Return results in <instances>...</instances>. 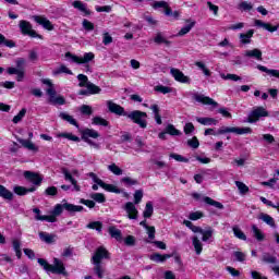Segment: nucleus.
<instances>
[{
  "instance_id": "nucleus-1",
  "label": "nucleus",
  "mask_w": 279,
  "mask_h": 279,
  "mask_svg": "<svg viewBox=\"0 0 279 279\" xmlns=\"http://www.w3.org/2000/svg\"><path fill=\"white\" fill-rule=\"evenodd\" d=\"M104 258L110 259V252H108L106 247L99 246L92 257V263L94 265V274H96L98 278H104L105 269L101 266V260H104Z\"/></svg>"
},
{
  "instance_id": "nucleus-2",
  "label": "nucleus",
  "mask_w": 279,
  "mask_h": 279,
  "mask_svg": "<svg viewBox=\"0 0 279 279\" xmlns=\"http://www.w3.org/2000/svg\"><path fill=\"white\" fill-rule=\"evenodd\" d=\"M37 263L45 269L47 274H57V275H62L66 276V268L64 267V263L62 260L54 258L53 265H50L47 259L44 258H38Z\"/></svg>"
},
{
  "instance_id": "nucleus-3",
  "label": "nucleus",
  "mask_w": 279,
  "mask_h": 279,
  "mask_svg": "<svg viewBox=\"0 0 279 279\" xmlns=\"http://www.w3.org/2000/svg\"><path fill=\"white\" fill-rule=\"evenodd\" d=\"M41 82L48 86L46 89V95H48L49 102L52 104V106H64V104H66V99H64L63 96H58V93L56 92V85L51 83V80L44 78Z\"/></svg>"
},
{
  "instance_id": "nucleus-4",
  "label": "nucleus",
  "mask_w": 279,
  "mask_h": 279,
  "mask_svg": "<svg viewBox=\"0 0 279 279\" xmlns=\"http://www.w3.org/2000/svg\"><path fill=\"white\" fill-rule=\"evenodd\" d=\"M66 210L68 213H82L84 210V206L81 205H73L71 203H66V201H62V204H57L52 210V217L56 219V217H59V215H62V211Z\"/></svg>"
},
{
  "instance_id": "nucleus-5",
  "label": "nucleus",
  "mask_w": 279,
  "mask_h": 279,
  "mask_svg": "<svg viewBox=\"0 0 279 279\" xmlns=\"http://www.w3.org/2000/svg\"><path fill=\"white\" fill-rule=\"evenodd\" d=\"M126 118L133 121L136 125L145 130L147 128V112L134 110L126 113Z\"/></svg>"
},
{
  "instance_id": "nucleus-6",
  "label": "nucleus",
  "mask_w": 279,
  "mask_h": 279,
  "mask_svg": "<svg viewBox=\"0 0 279 279\" xmlns=\"http://www.w3.org/2000/svg\"><path fill=\"white\" fill-rule=\"evenodd\" d=\"M265 117H269V111H267V109H265V107H255L248 113V117L246 119V123H256Z\"/></svg>"
},
{
  "instance_id": "nucleus-7",
  "label": "nucleus",
  "mask_w": 279,
  "mask_h": 279,
  "mask_svg": "<svg viewBox=\"0 0 279 279\" xmlns=\"http://www.w3.org/2000/svg\"><path fill=\"white\" fill-rule=\"evenodd\" d=\"M81 134H82V141H84V143H87V145H90V147H94L95 149L100 148L98 143H95L90 140V138H99V132H97L94 129H85L81 132Z\"/></svg>"
},
{
  "instance_id": "nucleus-8",
  "label": "nucleus",
  "mask_w": 279,
  "mask_h": 279,
  "mask_svg": "<svg viewBox=\"0 0 279 279\" xmlns=\"http://www.w3.org/2000/svg\"><path fill=\"white\" fill-rule=\"evenodd\" d=\"M19 27H20V32H21V34H23V36H29L31 38H39L40 40H43L41 35H39L38 33H36L34 31L32 23H29L25 20H22L19 22Z\"/></svg>"
},
{
  "instance_id": "nucleus-9",
  "label": "nucleus",
  "mask_w": 279,
  "mask_h": 279,
  "mask_svg": "<svg viewBox=\"0 0 279 279\" xmlns=\"http://www.w3.org/2000/svg\"><path fill=\"white\" fill-rule=\"evenodd\" d=\"M65 58H70V60H72V62H75V64H88L89 62H93L95 60V53L85 52L83 57H77L75 54H72L71 52H66Z\"/></svg>"
},
{
  "instance_id": "nucleus-10",
  "label": "nucleus",
  "mask_w": 279,
  "mask_h": 279,
  "mask_svg": "<svg viewBox=\"0 0 279 279\" xmlns=\"http://www.w3.org/2000/svg\"><path fill=\"white\" fill-rule=\"evenodd\" d=\"M77 80L80 82V88H87L89 93H101V88H99V86L88 82V76L84 74H78Z\"/></svg>"
},
{
  "instance_id": "nucleus-11",
  "label": "nucleus",
  "mask_w": 279,
  "mask_h": 279,
  "mask_svg": "<svg viewBox=\"0 0 279 279\" xmlns=\"http://www.w3.org/2000/svg\"><path fill=\"white\" fill-rule=\"evenodd\" d=\"M217 134H238V135L252 134V129L247 126L246 128L222 126L221 129L218 130Z\"/></svg>"
},
{
  "instance_id": "nucleus-12",
  "label": "nucleus",
  "mask_w": 279,
  "mask_h": 279,
  "mask_svg": "<svg viewBox=\"0 0 279 279\" xmlns=\"http://www.w3.org/2000/svg\"><path fill=\"white\" fill-rule=\"evenodd\" d=\"M192 99L198 104H203V106H211V108L219 107V102L215 101V99L208 96H205L204 94H193Z\"/></svg>"
},
{
  "instance_id": "nucleus-13",
  "label": "nucleus",
  "mask_w": 279,
  "mask_h": 279,
  "mask_svg": "<svg viewBox=\"0 0 279 279\" xmlns=\"http://www.w3.org/2000/svg\"><path fill=\"white\" fill-rule=\"evenodd\" d=\"M170 74L175 80V82H180L181 84H191V77L184 75V72L179 69L171 68Z\"/></svg>"
},
{
  "instance_id": "nucleus-14",
  "label": "nucleus",
  "mask_w": 279,
  "mask_h": 279,
  "mask_svg": "<svg viewBox=\"0 0 279 279\" xmlns=\"http://www.w3.org/2000/svg\"><path fill=\"white\" fill-rule=\"evenodd\" d=\"M123 209L126 213L128 219H134V220L138 219V209L136 208V204L132 202H128L123 206Z\"/></svg>"
},
{
  "instance_id": "nucleus-15",
  "label": "nucleus",
  "mask_w": 279,
  "mask_h": 279,
  "mask_svg": "<svg viewBox=\"0 0 279 279\" xmlns=\"http://www.w3.org/2000/svg\"><path fill=\"white\" fill-rule=\"evenodd\" d=\"M107 106H108L109 112H112L113 114H118L119 117H128V112H125V109L120 105H117L111 100H108Z\"/></svg>"
},
{
  "instance_id": "nucleus-16",
  "label": "nucleus",
  "mask_w": 279,
  "mask_h": 279,
  "mask_svg": "<svg viewBox=\"0 0 279 279\" xmlns=\"http://www.w3.org/2000/svg\"><path fill=\"white\" fill-rule=\"evenodd\" d=\"M33 19L35 23H37L38 25H41L44 29H48V32H52L53 24H51V21H49L47 17L40 16V15H34Z\"/></svg>"
},
{
  "instance_id": "nucleus-17",
  "label": "nucleus",
  "mask_w": 279,
  "mask_h": 279,
  "mask_svg": "<svg viewBox=\"0 0 279 279\" xmlns=\"http://www.w3.org/2000/svg\"><path fill=\"white\" fill-rule=\"evenodd\" d=\"M24 178L26 180H29V182H32L36 186H40V184L43 183V177H40L38 173L32 172V171H25Z\"/></svg>"
},
{
  "instance_id": "nucleus-18",
  "label": "nucleus",
  "mask_w": 279,
  "mask_h": 279,
  "mask_svg": "<svg viewBox=\"0 0 279 279\" xmlns=\"http://www.w3.org/2000/svg\"><path fill=\"white\" fill-rule=\"evenodd\" d=\"M243 56L244 58H253V60H257L258 62H262L263 60V51L257 48H254L252 50H245Z\"/></svg>"
},
{
  "instance_id": "nucleus-19",
  "label": "nucleus",
  "mask_w": 279,
  "mask_h": 279,
  "mask_svg": "<svg viewBox=\"0 0 279 279\" xmlns=\"http://www.w3.org/2000/svg\"><path fill=\"white\" fill-rule=\"evenodd\" d=\"M33 213L36 215V221H48V223H56L58 219L53 216H43L40 215V210L38 208H34Z\"/></svg>"
},
{
  "instance_id": "nucleus-20",
  "label": "nucleus",
  "mask_w": 279,
  "mask_h": 279,
  "mask_svg": "<svg viewBox=\"0 0 279 279\" xmlns=\"http://www.w3.org/2000/svg\"><path fill=\"white\" fill-rule=\"evenodd\" d=\"M252 38H254V29H248L246 33H241L239 35L241 45H251Z\"/></svg>"
},
{
  "instance_id": "nucleus-21",
  "label": "nucleus",
  "mask_w": 279,
  "mask_h": 279,
  "mask_svg": "<svg viewBox=\"0 0 279 279\" xmlns=\"http://www.w3.org/2000/svg\"><path fill=\"white\" fill-rule=\"evenodd\" d=\"M17 143H21L22 147H24V149H28V151L36 153L39 149L31 140L17 138Z\"/></svg>"
},
{
  "instance_id": "nucleus-22",
  "label": "nucleus",
  "mask_w": 279,
  "mask_h": 279,
  "mask_svg": "<svg viewBox=\"0 0 279 279\" xmlns=\"http://www.w3.org/2000/svg\"><path fill=\"white\" fill-rule=\"evenodd\" d=\"M72 5H73V8H75V10L83 12V14H85L86 16H90V10H88V7L86 5V3H84L80 0H75L72 3Z\"/></svg>"
},
{
  "instance_id": "nucleus-23",
  "label": "nucleus",
  "mask_w": 279,
  "mask_h": 279,
  "mask_svg": "<svg viewBox=\"0 0 279 279\" xmlns=\"http://www.w3.org/2000/svg\"><path fill=\"white\" fill-rule=\"evenodd\" d=\"M169 258H171V254L154 253L149 255V260H153V263H165Z\"/></svg>"
},
{
  "instance_id": "nucleus-24",
  "label": "nucleus",
  "mask_w": 279,
  "mask_h": 279,
  "mask_svg": "<svg viewBox=\"0 0 279 279\" xmlns=\"http://www.w3.org/2000/svg\"><path fill=\"white\" fill-rule=\"evenodd\" d=\"M255 27H262L266 32H278V26H271L269 23H265L260 20H255Z\"/></svg>"
},
{
  "instance_id": "nucleus-25",
  "label": "nucleus",
  "mask_w": 279,
  "mask_h": 279,
  "mask_svg": "<svg viewBox=\"0 0 279 279\" xmlns=\"http://www.w3.org/2000/svg\"><path fill=\"white\" fill-rule=\"evenodd\" d=\"M0 197H2V199H7L8 202H12V199H14V193L8 190V187L4 185H0Z\"/></svg>"
},
{
  "instance_id": "nucleus-26",
  "label": "nucleus",
  "mask_w": 279,
  "mask_h": 279,
  "mask_svg": "<svg viewBox=\"0 0 279 279\" xmlns=\"http://www.w3.org/2000/svg\"><path fill=\"white\" fill-rule=\"evenodd\" d=\"M34 191H36V187H31V189H26L25 186H21V185H15L13 187V192L15 193V195H27V193H34Z\"/></svg>"
},
{
  "instance_id": "nucleus-27",
  "label": "nucleus",
  "mask_w": 279,
  "mask_h": 279,
  "mask_svg": "<svg viewBox=\"0 0 279 279\" xmlns=\"http://www.w3.org/2000/svg\"><path fill=\"white\" fill-rule=\"evenodd\" d=\"M39 239L50 245L51 243H56V234L47 233V232H39Z\"/></svg>"
},
{
  "instance_id": "nucleus-28",
  "label": "nucleus",
  "mask_w": 279,
  "mask_h": 279,
  "mask_svg": "<svg viewBox=\"0 0 279 279\" xmlns=\"http://www.w3.org/2000/svg\"><path fill=\"white\" fill-rule=\"evenodd\" d=\"M108 232L111 239H116V241H123V234L121 233V230L117 229V227H109Z\"/></svg>"
},
{
  "instance_id": "nucleus-29",
  "label": "nucleus",
  "mask_w": 279,
  "mask_h": 279,
  "mask_svg": "<svg viewBox=\"0 0 279 279\" xmlns=\"http://www.w3.org/2000/svg\"><path fill=\"white\" fill-rule=\"evenodd\" d=\"M149 108L154 113V119L157 125H162V117H160V107H158V105H151Z\"/></svg>"
},
{
  "instance_id": "nucleus-30",
  "label": "nucleus",
  "mask_w": 279,
  "mask_h": 279,
  "mask_svg": "<svg viewBox=\"0 0 279 279\" xmlns=\"http://www.w3.org/2000/svg\"><path fill=\"white\" fill-rule=\"evenodd\" d=\"M257 69H258V71H262V73H267V75H269L270 77L279 78V70H271V69H268L267 66L260 65V64L257 65Z\"/></svg>"
},
{
  "instance_id": "nucleus-31",
  "label": "nucleus",
  "mask_w": 279,
  "mask_h": 279,
  "mask_svg": "<svg viewBox=\"0 0 279 279\" xmlns=\"http://www.w3.org/2000/svg\"><path fill=\"white\" fill-rule=\"evenodd\" d=\"M258 219H260L262 221H264V223H266L267 226H269L270 228H276V220H274V217L269 216L268 214H260L258 216Z\"/></svg>"
},
{
  "instance_id": "nucleus-32",
  "label": "nucleus",
  "mask_w": 279,
  "mask_h": 279,
  "mask_svg": "<svg viewBox=\"0 0 279 279\" xmlns=\"http://www.w3.org/2000/svg\"><path fill=\"white\" fill-rule=\"evenodd\" d=\"M252 232H253V236L254 239H256V241H265V234L263 232V230H260L258 227H256V225H252Z\"/></svg>"
},
{
  "instance_id": "nucleus-33",
  "label": "nucleus",
  "mask_w": 279,
  "mask_h": 279,
  "mask_svg": "<svg viewBox=\"0 0 279 279\" xmlns=\"http://www.w3.org/2000/svg\"><path fill=\"white\" fill-rule=\"evenodd\" d=\"M60 119H62L63 121H66L68 123H70V125H74V128H80V124H77V121L72 118V116H70L66 112H61L59 114Z\"/></svg>"
},
{
  "instance_id": "nucleus-34",
  "label": "nucleus",
  "mask_w": 279,
  "mask_h": 279,
  "mask_svg": "<svg viewBox=\"0 0 279 279\" xmlns=\"http://www.w3.org/2000/svg\"><path fill=\"white\" fill-rule=\"evenodd\" d=\"M192 245L195 250V253L199 256V254H202V251L204 250V244H202V241L199 240V238L194 236L192 239Z\"/></svg>"
},
{
  "instance_id": "nucleus-35",
  "label": "nucleus",
  "mask_w": 279,
  "mask_h": 279,
  "mask_svg": "<svg viewBox=\"0 0 279 279\" xmlns=\"http://www.w3.org/2000/svg\"><path fill=\"white\" fill-rule=\"evenodd\" d=\"M203 202H205V204H208V206H214V208H218V210H223V204H221L220 202H217L208 196H205L203 198Z\"/></svg>"
},
{
  "instance_id": "nucleus-36",
  "label": "nucleus",
  "mask_w": 279,
  "mask_h": 279,
  "mask_svg": "<svg viewBox=\"0 0 279 279\" xmlns=\"http://www.w3.org/2000/svg\"><path fill=\"white\" fill-rule=\"evenodd\" d=\"M197 123L201 125H217L219 121L215 118H196Z\"/></svg>"
},
{
  "instance_id": "nucleus-37",
  "label": "nucleus",
  "mask_w": 279,
  "mask_h": 279,
  "mask_svg": "<svg viewBox=\"0 0 279 279\" xmlns=\"http://www.w3.org/2000/svg\"><path fill=\"white\" fill-rule=\"evenodd\" d=\"M214 233H215V230H213V228H208L207 230H202L201 231L202 241L204 243H208V241H210V239H213Z\"/></svg>"
},
{
  "instance_id": "nucleus-38",
  "label": "nucleus",
  "mask_w": 279,
  "mask_h": 279,
  "mask_svg": "<svg viewBox=\"0 0 279 279\" xmlns=\"http://www.w3.org/2000/svg\"><path fill=\"white\" fill-rule=\"evenodd\" d=\"M151 215H154V204L151 202H147L143 211V217L144 219H149L151 218Z\"/></svg>"
},
{
  "instance_id": "nucleus-39",
  "label": "nucleus",
  "mask_w": 279,
  "mask_h": 279,
  "mask_svg": "<svg viewBox=\"0 0 279 279\" xmlns=\"http://www.w3.org/2000/svg\"><path fill=\"white\" fill-rule=\"evenodd\" d=\"M166 133H168L170 136H181L182 132L178 129H175V125L173 124H168L166 126Z\"/></svg>"
},
{
  "instance_id": "nucleus-40",
  "label": "nucleus",
  "mask_w": 279,
  "mask_h": 279,
  "mask_svg": "<svg viewBox=\"0 0 279 279\" xmlns=\"http://www.w3.org/2000/svg\"><path fill=\"white\" fill-rule=\"evenodd\" d=\"M156 93H161V95H169V93H173V88L165 85L155 86Z\"/></svg>"
},
{
  "instance_id": "nucleus-41",
  "label": "nucleus",
  "mask_w": 279,
  "mask_h": 279,
  "mask_svg": "<svg viewBox=\"0 0 279 279\" xmlns=\"http://www.w3.org/2000/svg\"><path fill=\"white\" fill-rule=\"evenodd\" d=\"M233 234L234 236H236V239H240L241 241H247V236L245 235V233L241 230V228H239L238 226H234L232 228Z\"/></svg>"
},
{
  "instance_id": "nucleus-42",
  "label": "nucleus",
  "mask_w": 279,
  "mask_h": 279,
  "mask_svg": "<svg viewBox=\"0 0 279 279\" xmlns=\"http://www.w3.org/2000/svg\"><path fill=\"white\" fill-rule=\"evenodd\" d=\"M86 228H88L89 230H96V232H101L102 228H104V223H101V221H93L89 222Z\"/></svg>"
},
{
  "instance_id": "nucleus-43",
  "label": "nucleus",
  "mask_w": 279,
  "mask_h": 279,
  "mask_svg": "<svg viewBox=\"0 0 279 279\" xmlns=\"http://www.w3.org/2000/svg\"><path fill=\"white\" fill-rule=\"evenodd\" d=\"M65 73L66 75H73V71H71L66 65L62 64L57 70L53 71V75H60Z\"/></svg>"
},
{
  "instance_id": "nucleus-44",
  "label": "nucleus",
  "mask_w": 279,
  "mask_h": 279,
  "mask_svg": "<svg viewBox=\"0 0 279 279\" xmlns=\"http://www.w3.org/2000/svg\"><path fill=\"white\" fill-rule=\"evenodd\" d=\"M92 123L93 125H101L102 128H108L109 125L108 121L101 117H94Z\"/></svg>"
},
{
  "instance_id": "nucleus-45",
  "label": "nucleus",
  "mask_w": 279,
  "mask_h": 279,
  "mask_svg": "<svg viewBox=\"0 0 279 279\" xmlns=\"http://www.w3.org/2000/svg\"><path fill=\"white\" fill-rule=\"evenodd\" d=\"M59 138H68V141H73L74 143H80V137L73 133H60Z\"/></svg>"
},
{
  "instance_id": "nucleus-46",
  "label": "nucleus",
  "mask_w": 279,
  "mask_h": 279,
  "mask_svg": "<svg viewBox=\"0 0 279 279\" xmlns=\"http://www.w3.org/2000/svg\"><path fill=\"white\" fill-rule=\"evenodd\" d=\"M154 41L156 43V45H171V43L169 40H167V38H165V36H162V33H158L155 36Z\"/></svg>"
},
{
  "instance_id": "nucleus-47",
  "label": "nucleus",
  "mask_w": 279,
  "mask_h": 279,
  "mask_svg": "<svg viewBox=\"0 0 279 279\" xmlns=\"http://www.w3.org/2000/svg\"><path fill=\"white\" fill-rule=\"evenodd\" d=\"M238 8L239 10H243L244 12H250L251 10H253L254 4L248 1H242L239 3Z\"/></svg>"
},
{
  "instance_id": "nucleus-48",
  "label": "nucleus",
  "mask_w": 279,
  "mask_h": 279,
  "mask_svg": "<svg viewBox=\"0 0 279 279\" xmlns=\"http://www.w3.org/2000/svg\"><path fill=\"white\" fill-rule=\"evenodd\" d=\"M108 170L113 173V175H123V170L117 166V163H111L108 166Z\"/></svg>"
},
{
  "instance_id": "nucleus-49",
  "label": "nucleus",
  "mask_w": 279,
  "mask_h": 279,
  "mask_svg": "<svg viewBox=\"0 0 279 279\" xmlns=\"http://www.w3.org/2000/svg\"><path fill=\"white\" fill-rule=\"evenodd\" d=\"M221 80H230L231 82H241V76L236 74L220 73Z\"/></svg>"
},
{
  "instance_id": "nucleus-50",
  "label": "nucleus",
  "mask_w": 279,
  "mask_h": 279,
  "mask_svg": "<svg viewBox=\"0 0 279 279\" xmlns=\"http://www.w3.org/2000/svg\"><path fill=\"white\" fill-rule=\"evenodd\" d=\"M1 45H4L5 47H9L10 49L16 47V44L13 40L5 39V36L0 34V47Z\"/></svg>"
},
{
  "instance_id": "nucleus-51",
  "label": "nucleus",
  "mask_w": 279,
  "mask_h": 279,
  "mask_svg": "<svg viewBox=\"0 0 279 279\" xmlns=\"http://www.w3.org/2000/svg\"><path fill=\"white\" fill-rule=\"evenodd\" d=\"M195 66H197L201 71H203V73H204V75H206V77H210V70H208V68H206V64L204 62L196 61Z\"/></svg>"
},
{
  "instance_id": "nucleus-52",
  "label": "nucleus",
  "mask_w": 279,
  "mask_h": 279,
  "mask_svg": "<svg viewBox=\"0 0 279 279\" xmlns=\"http://www.w3.org/2000/svg\"><path fill=\"white\" fill-rule=\"evenodd\" d=\"M262 260L264 263H268L269 265H276V263H278V258L269 254H264Z\"/></svg>"
},
{
  "instance_id": "nucleus-53",
  "label": "nucleus",
  "mask_w": 279,
  "mask_h": 279,
  "mask_svg": "<svg viewBox=\"0 0 279 279\" xmlns=\"http://www.w3.org/2000/svg\"><path fill=\"white\" fill-rule=\"evenodd\" d=\"M25 114H27V109H22L16 116L13 118V123H21L23 119L25 118Z\"/></svg>"
},
{
  "instance_id": "nucleus-54",
  "label": "nucleus",
  "mask_w": 279,
  "mask_h": 279,
  "mask_svg": "<svg viewBox=\"0 0 279 279\" xmlns=\"http://www.w3.org/2000/svg\"><path fill=\"white\" fill-rule=\"evenodd\" d=\"M12 243L15 255L17 256V258H21V256H23V252L21 251V242L19 240H13Z\"/></svg>"
},
{
  "instance_id": "nucleus-55",
  "label": "nucleus",
  "mask_w": 279,
  "mask_h": 279,
  "mask_svg": "<svg viewBox=\"0 0 279 279\" xmlns=\"http://www.w3.org/2000/svg\"><path fill=\"white\" fill-rule=\"evenodd\" d=\"M235 186H238L241 195H245V193L250 192V187L247 185H245V183H243L241 181H235Z\"/></svg>"
},
{
  "instance_id": "nucleus-56",
  "label": "nucleus",
  "mask_w": 279,
  "mask_h": 279,
  "mask_svg": "<svg viewBox=\"0 0 279 279\" xmlns=\"http://www.w3.org/2000/svg\"><path fill=\"white\" fill-rule=\"evenodd\" d=\"M100 187L104 189L105 191H108V193H119V189H117V186L105 183L104 181Z\"/></svg>"
},
{
  "instance_id": "nucleus-57",
  "label": "nucleus",
  "mask_w": 279,
  "mask_h": 279,
  "mask_svg": "<svg viewBox=\"0 0 279 279\" xmlns=\"http://www.w3.org/2000/svg\"><path fill=\"white\" fill-rule=\"evenodd\" d=\"M90 197L98 204H104V202H106V196L102 193H94L90 195Z\"/></svg>"
},
{
  "instance_id": "nucleus-58",
  "label": "nucleus",
  "mask_w": 279,
  "mask_h": 279,
  "mask_svg": "<svg viewBox=\"0 0 279 279\" xmlns=\"http://www.w3.org/2000/svg\"><path fill=\"white\" fill-rule=\"evenodd\" d=\"M121 182H123V184H125V186H135V184H138L137 180L132 179L130 177L122 178Z\"/></svg>"
},
{
  "instance_id": "nucleus-59",
  "label": "nucleus",
  "mask_w": 279,
  "mask_h": 279,
  "mask_svg": "<svg viewBox=\"0 0 279 279\" xmlns=\"http://www.w3.org/2000/svg\"><path fill=\"white\" fill-rule=\"evenodd\" d=\"M193 27H195V22H192L191 24L182 27L179 32V36H186V34H189Z\"/></svg>"
},
{
  "instance_id": "nucleus-60",
  "label": "nucleus",
  "mask_w": 279,
  "mask_h": 279,
  "mask_svg": "<svg viewBox=\"0 0 279 279\" xmlns=\"http://www.w3.org/2000/svg\"><path fill=\"white\" fill-rule=\"evenodd\" d=\"M202 217H204V213L202 211H193L189 215L191 221H197L198 219H202Z\"/></svg>"
},
{
  "instance_id": "nucleus-61",
  "label": "nucleus",
  "mask_w": 279,
  "mask_h": 279,
  "mask_svg": "<svg viewBox=\"0 0 279 279\" xmlns=\"http://www.w3.org/2000/svg\"><path fill=\"white\" fill-rule=\"evenodd\" d=\"M233 256L238 263H244L246 258L245 253L239 251L233 252Z\"/></svg>"
},
{
  "instance_id": "nucleus-62",
  "label": "nucleus",
  "mask_w": 279,
  "mask_h": 279,
  "mask_svg": "<svg viewBox=\"0 0 279 279\" xmlns=\"http://www.w3.org/2000/svg\"><path fill=\"white\" fill-rule=\"evenodd\" d=\"M141 202H143V190H137L134 193V203L135 205H138Z\"/></svg>"
},
{
  "instance_id": "nucleus-63",
  "label": "nucleus",
  "mask_w": 279,
  "mask_h": 279,
  "mask_svg": "<svg viewBox=\"0 0 279 279\" xmlns=\"http://www.w3.org/2000/svg\"><path fill=\"white\" fill-rule=\"evenodd\" d=\"M102 45H112V36L110 35V33L105 32L102 34Z\"/></svg>"
},
{
  "instance_id": "nucleus-64",
  "label": "nucleus",
  "mask_w": 279,
  "mask_h": 279,
  "mask_svg": "<svg viewBox=\"0 0 279 279\" xmlns=\"http://www.w3.org/2000/svg\"><path fill=\"white\" fill-rule=\"evenodd\" d=\"M251 278H253V279H267V277L263 276V274H260L256 270L251 271Z\"/></svg>"
}]
</instances>
